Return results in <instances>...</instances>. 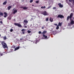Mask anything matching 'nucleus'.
<instances>
[{"label": "nucleus", "instance_id": "f257e3e1", "mask_svg": "<svg viewBox=\"0 0 74 74\" xmlns=\"http://www.w3.org/2000/svg\"><path fill=\"white\" fill-rule=\"evenodd\" d=\"M1 44L3 48H8V47H7V45L6 43H5L4 41L2 42Z\"/></svg>", "mask_w": 74, "mask_h": 74}, {"label": "nucleus", "instance_id": "f03ea898", "mask_svg": "<svg viewBox=\"0 0 74 74\" xmlns=\"http://www.w3.org/2000/svg\"><path fill=\"white\" fill-rule=\"evenodd\" d=\"M73 13H71L70 16H68L67 18V21H69V18H70V19H71V18L73 17Z\"/></svg>", "mask_w": 74, "mask_h": 74}, {"label": "nucleus", "instance_id": "7ed1b4c3", "mask_svg": "<svg viewBox=\"0 0 74 74\" xmlns=\"http://www.w3.org/2000/svg\"><path fill=\"white\" fill-rule=\"evenodd\" d=\"M46 33H47V31H44L42 32L43 37H47V36L45 35V34H46Z\"/></svg>", "mask_w": 74, "mask_h": 74}, {"label": "nucleus", "instance_id": "20e7f679", "mask_svg": "<svg viewBox=\"0 0 74 74\" xmlns=\"http://www.w3.org/2000/svg\"><path fill=\"white\" fill-rule=\"evenodd\" d=\"M14 25H15V26H17L18 27H22V25L19 23H15Z\"/></svg>", "mask_w": 74, "mask_h": 74}, {"label": "nucleus", "instance_id": "39448f33", "mask_svg": "<svg viewBox=\"0 0 74 74\" xmlns=\"http://www.w3.org/2000/svg\"><path fill=\"white\" fill-rule=\"evenodd\" d=\"M64 18V16L63 15L60 14L57 17V18Z\"/></svg>", "mask_w": 74, "mask_h": 74}, {"label": "nucleus", "instance_id": "423d86ee", "mask_svg": "<svg viewBox=\"0 0 74 74\" xmlns=\"http://www.w3.org/2000/svg\"><path fill=\"white\" fill-rule=\"evenodd\" d=\"M42 14L45 16L46 15H48V14H47V12H46V11H44L42 13Z\"/></svg>", "mask_w": 74, "mask_h": 74}, {"label": "nucleus", "instance_id": "0eeeda50", "mask_svg": "<svg viewBox=\"0 0 74 74\" xmlns=\"http://www.w3.org/2000/svg\"><path fill=\"white\" fill-rule=\"evenodd\" d=\"M70 20L71 21L70 24L71 25H73V24H74V21L71 20V19H70Z\"/></svg>", "mask_w": 74, "mask_h": 74}, {"label": "nucleus", "instance_id": "6e6552de", "mask_svg": "<svg viewBox=\"0 0 74 74\" xmlns=\"http://www.w3.org/2000/svg\"><path fill=\"white\" fill-rule=\"evenodd\" d=\"M58 5L59 6L60 8H62L63 7V5L61 4V3H59L58 4Z\"/></svg>", "mask_w": 74, "mask_h": 74}, {"label": "nucleus", "instance_id": "1a4fd4ad", "mask_svg": "<svg viewBox=\"0 0 74 74\" xmlns=\"http://www.w3.org/2000/svg\"><path fill=\"white\" fill-rule=\"evenodd\" d=\"M5 16H3L4 18H6L7 16V15H8V14L6 13V12H4V13Z\"/></svg>", "mask_w": 74, "mask_h": 74}, {"label": "nucleus", "instance_id": "9d476101", "mask_svg": "<svg viewBox=\"0 0 74 74\" xmlns=\"http://www.w3.org/2000/svg\"><path fill=\"white\" fill-rule=\"evenodd\" d=\"M21 8H23V10H27V8H27L26 7H24L23 6L21 7Z\"/></svg>", "mask_w": 74, "mask_h": 74}, {"label": "nucleus", "instance_id": "9b49d317", "mask_svg": "<svg viewBox=\"0 0 74 74\" xmlns=\"http://www.w3.org/2000/svg\"><path fill=\"white\" fill-rule=\"evenodd\" d=\"M12 8V7L11 6H9L8 7V10H10V9L11 8Z\"/></svg>", "mask_w": 74, "mask_h": 74}, {"label": "nucleus", "instance_id": "f8f14e48", "mask_svg": "<svg viewBox=\"0 0 74 74\" xmlns=\"http://www.w3.org/2000/svg\"><path fill=\"white\" fill-rule=\"evenodd\" d=\"M49 21L51 22H53V19L51 18V17H50L49 19Z\"/></svg>", "mask_w": 74, "mask_h": 74}, {"label": "nucleus", "instance_id": "ddd939ff", "mask_svg": "<svg viewBox=\"0 0 74 74\" xmlns=\"http://www.w3.org/2000/svg\"><path fill=\"white\" fill-rule=\"evenodd\" d=\"M19 49V46H18V47H17L16 48H15L14 51H16L17 50V49Z\"/></svg>", "mask_w": 74, "mask_h": 74}, {"label": "nucleus", "instance_id": "4468645a", "mask_svg": "<svg viewBox=\"0 0 74 74\" xmlns=\"http://www.w3.org/2000/svg\"><path fill=\"white\" fill-rule=\"evenodd\" d=\"M39 42V40H36V41H34V43H35V44H37V43H38Z\"/></svg>", "mask_w": 74, "mask_h": 74}, {"label": "nucleus", "instance_id": "2eb2a0df", "mask_svg": "<svg viewBox=\"0 0 74 74\" xmlns=\"http://www.w3.org/2000/svg\"><path fill=\"white\" fill-rule=\"evenodd\" d=\"M24 23H28V21L27 20H24L23 21Z\"/></svg>", "mask_w": 74, "mask_h": 74}, {"label": "nucleus", "instance_id": "dca6fc26", "mask_svg": "<svg viewBox=\"0 0 74 74\" xmlns=\"http://www.w3.org/2000/svg\"><path fill=\"white\" fill-rule=\"evenodd\" d=\"M7 2L5 1L4 3H3V5H5V4H7Z\"/></svg>", "mask_w": 74, "mask_h": 74}, {"label": "nucleus", "instance_id": "f3484780", "mask_svg": "<svg viewBox=\"0 0 74 74\" xmlns=\"http://www.w3.org/2000/svg\"><path fill=\"white\" fill-rule=\"evenodd\" d=\"M17 12V10H15L13 12V14H15L16 12Z\"/></svg>", "mask_w": 74, "mask_h": 74}, {"label": "nucleus", "instance_id": "a211bd4d", "mask_svg": "<svg viewBox=\"0 0 74 74\" xmlns=\"http://www.w3.org/2000/svg\"><path fill=\"white\" fill-rule=\"evenodd\" d=\"M49 38L47 37H43V38H42L41 39H48Z\"/></svg>", "mask_w": 74, "mask_h": 74}, {"label": "nucleus", "instance_id": "6ab92c4d", "mask_svg": "<svg viewBox=\"0 0 74 74\" xmlns=\"http://www.w3.org/2000/svg\"><path fill=\"white\" fill-rule=\"evenodd\" d=\"M0 15L1 16H3V13L1 12H0Z\"/></svg>", "mask_w": 74, "mask_h": 74}, {"label": "nucleus", "instance_id": "aec40b11", "mask_svg": "<svg viewBox=\"0 0 74 74\" xmlns=\"http://www.w3.org/2000/svg\"><path fill=\"white\" fill-rule=\"evenodd\" d=\"M57 27H56V29L58 30V29H59V25H57Z\"/></svg>", "mask_w": 74, "mask_h": 74}, {"label": "nucleus", "instance_id": "412c9836", "mask_svg": "<svg viewBox=\"0 0 74 74\" xmlns=\"http://www.w3.org/2000/svg\"><path fill=\"white\" fill-rule=\"evenodd\" d=\"M58 25H59L60 26H62V23H61L59 22L58 23Z\"/></svg>", "mask_w": 74, "mask_h": 74}, {"label": "nucleus", "instance_id": "4be33fe9", "mask_svg": "<svg viewBox=\"0 0 74 74\" xmlns=\"http://www.w3.org/2000/svg\"><path fill=\"white\" fill-rule=\"evenodd\" d=\"M48 19H49V18H48V17L46 18V21H47V22L48 21H49V20Z\"/></svg>", "mask_w": 74, "mask_h": 74}, {"label": "nucleus", "instance_id": "5701e85b", "mask_svg": "<svg viewBox=\"0 0 74 74\" xmlns=\"http://www.w3.org/2000/svg\"><path fill=\"white\" fill-rule=\"evenodd\" d=\"M41 8H46V7L45 6H42L41 7Z\"/></svg>", "mask_w": 74, "mask_h": 74}, {"label": "nucleus", "instance_id": "b1692460", "mask_svg": "<svg viewBox=\"0 0 74 74\" xmlns=\"http://www.w3.org/2000/svg\"><path fill=\"white\" fill-rule=\"evenodd\" d=\"M26 30V29H22L21 31L23 32H25V31Z\"/></svg>", "mask_w": 74, "mask_h": 74}, {"label": "nucleus", "instance_id": "393cba45", "mask_svg": "<svg viewBox=\"0 0 74 74\" xmlns=\"http://www.w3.org/2000/svg\"><path fill=\"white\" fill-rule=\"evenodd\" d=\"M8 19H9V20H10L11 19V16L8 17Z\"/></svg>", "mask_w": 74, "mask_h": 74}, {"label": "nucleus", "instance_id": "a878e982", "mask_svg": "<svg viewBox=\"0 0 74 74\" xmlns=\"http://www.w3.org/2000/svg\"><path fill=\"white\" fill-rule=\"evenodd\" d=\"M27 32L28 33H31V31L29 30H28Z\"/></svg>", "mask_w": 74, "mask_h": 74}, {"label": "nucleus", "instance_id": "bb28decb", "mask_svg": "<svg viewBox=\"0 0 74 74\" xmlns=\"http://www.w3.org/2000/svg\"><path fill=\"white\" fill-rule=\"evenodd\" d=\"M69 2H71L72 1H74V0H69Z\"/></svg>", "mask_w": 74, "mask_h": 74}, {"label": "nucleus", "instance_id": "cd10ccee", "mask_svg": "<svg viewBox=\"0 0 74 74\" xmlns=\"http://www.w3.org/2000/svg\"><path fill=\"white\" fill-rule=\"evenodd\" d=\"M51 8V6H49L47 8V9H49V8Z\"/></svg>", "mask_w": 74, "mask_h": 74}, {"label": "nucleus", "instance_id": "c85d7f7f", "mask_svg": "<svg viewBox=\"0 0 74 74\" xmlns=\"http://www.w3.org/2000/svg\"><path fill=\"white\" fill-rule=\"evenodd\" d=\"M53 10H55V9H56V7H54L53 8Z\"/></svg>", "mask_w": 74, "mask_h": 74}, {"label": "nucleus", "instance_id": "c756f323", "mask_svg": "<svg viewBox=\"0 0 74 74\" xmlns=\"http://www.w3.org/2000/svg\"><path fill=\"white\" fill-rule=\"evenodd\" d=\"M23 38H20V40H21V41H22V40H23Z\"/></svg>", "mask_w": 74, "mask_h": 74}, {"label": "nucleus", "instance_id": "7c9ffc66", "mask_svg": "<svg viewBox=\"0 0 74 74\" xmlns=\"http://www.w3.org/2000/svg\"><path fill=\"white\" fill-rule=\"evenodd\" d=\"M33 0H31L29 2L30 3H32V2H33Z\"/></svg>", "mask_w": 74, "mask_h": 74}, {"label": "nucleus", "instance_id": "2f4dec72", "mask_svg": "<svg viewBox=\"0 0 74 74\" xmlns=\"http://www.w3.org/2000/svg\"><path fill=\"white\" fill-rule=\"evenodd\" d=\"M13 31V29H10V32H12Z\"/></svg>", "mask_w": 74, "mask_h": 74}, {"label": "nucleus", "instance_id": "473e14b6", "mask_svg": "<svg viewBox=\"0 0 74 74\" xmlns=\"http://www.w3.org/2000/svg\"><path fill=\"white\" fill-rule=\"evenodd\" d=\"M16 40L17 41H20V40L18 39H16Z\"/></svg>", "mask_w": 74, "mask_h": 74}, {"label": "nucleus", "instance_id": "72a5a7b5", "mask_svg": "<svg viewBox=\"0 0 74 74\" xmlns=\"http://www.w3.org/2000/svg\"><path fill=\"white\" fill-rule=\"evenodd\" d=\"M3 40H6L7 39V37H3Z\"/></svg>", "mask_w": 74, "mask_h": 74}, {"label": "nucleus", "instance_id": "f704fd0d", "mask_svg": "<svg viewBox=\"0 0 74 74\" xmlns=\"http://www.w3.org/2000/svg\"><path fill=\"white\" fill-rule=\"evenodd\" d=\"M39 34H41V32L39 31L38 32Z\"/></svg>", "mask_w": 74, "mask_h": 74}, {"label": "nucleus", "instance_id": "c9c22d12", "mask_svg": "<svg viewBox=\"0 0 74 74\" xmlns=\"http://www.w3.org/2000/svg\"><path fill=\"white\" fill-rule=\"evenodd\" d=\"M39 3V1H36V3Z\"/></svg>", "mask_w": 74, "mask_h": 74}, {"label": "nucleus", "instance_id": "e433bc0d", "mask_svg": "<svg viewBox=\"0 0 74 74\" xmlns=\"http://www.w3.org/2000/svg\"><path fill=\"white\" fill-rule=\"evenodd\" d=\"M42 29H44V27L43 26L42 27Z\"/></svg>", "mask_w": 74, "mask_h": 74}, {"label": "nucleus", "instance_id": "4c0bfd02", "mask_svg": "<svg viewBox=\"0 0 74 74\" xmlns=\"http://www.w3.org/2000/svg\"><path fill=\"white\" fill-rule=\"evenodd\" d=\"M0 23L2 24V23H3V22H2V21H1L0 22Z\"/></svg>", "mask_w": 74, "mask_h": 74}, {"label": "nucleus", "instance_id": "58836bf2", "mask_svg": "<svg viewBox=\"0 0 74 74\" xmlns=\"http://www.w3.org/2000/svg\"><path fill=\"white\" fill-rule=\"evenodd\" d=\"M24 1V0H22V2H24V1Z\"/></svg>", "mask_w": 74, "mask_h": 74}, {"label": "nucleus", "instance_id": "ea45409f", "mask_svg": "<svg viewBox=\"0 0 74 74\" xmlns=\"http://www.w3.org/2000/svg\"><path fill=\"white\" fill-rule=\"evenodd\" d=\"M22 33L23 34H25V32H23Z\"/></svg>", "mask_w": 74, "mask_h": 74}, {"label": "nucleus", "instance_id": "a19ab883", "mask_svg": "<svg viewBox=\"0 0 74 74\" xmlns=\"http://www.w3.org/2000/svg\"><path fill=\"white\" fill-rule=\"evenodd\" d=\"M2 42H0V45L1 44V43H2Z\"/></svg>", "mask_w": 74, "mask_h": 74}, {"label": "nucleus", "instance_id": "79ce46f5", "mask_svg": "<svg viewBox=\"0 0 74 74\" xmlns=\"http://www.w3.org/2000/svg\"><path fill=\"white\" fill-rule=\"evenodd\" d=\"M0 55L1 56H3V54H1Z\"/></svg>", "mask_w": 74, "mask_h": 74}, {"label": "nucleus", "instance_id": "37998d69", "mask_svg": "<svg viewBox=\"0 0 74 74\" xmlns=\"http://www.w3.org/2000/svg\"><path fill=\"white\" fill-rule=\"evenodd\" d=\"M13 48H15V46H14L13 47Z\"/></svg>", "mask_w": 74, "mask_h": 74}, {"label": "nucleus", "instance_id": "c03bdc74", "mask_svg": "<svg viewBox=\"0 0 74 74\" xmlns=\"http://www.w3.org/2000/svg\"><path fill=\"white\" fill-rule=\"evenodd\" d=\"M57 24H55V25H56V26H57Z\"/></svg>", "mask_w": 74, "mask_h": 74}, {"label": "nucleus", "instance_id": "a18cd8bd", "mask_svg": "<svg viewBox=\"0 0 74 74\" xmlns=\"http://www.w3.org/2000/svg\"><path fill=\"white\" fill-rule=\"evenodd\" d=\"M25 28H27V26H25Z\"/></svg>", "mask_w": 74, "mask_h": 74}, {"label": "nucleus", "instance_id": "49530a36", "mask_svg": "<svg viewBox=\"0 0 74 74\" xmlns=\"http://www.w3.org/2000/svg\"><path fill=\"white\" fill-rule=\"evenodd\" d=\"M31 21H32L33 20V18H31Z\"/></svg>", "mask_w": 74, "mask_h": 74}, {"label": "nucleus", "instance_id": "de8ad7c7", "mask_svg": "<svg viewBox=\"0 0 74 74\" xmlns=\"http://www.w3.org/2000/svg\"><path fill=\"white\" fill-rule=\"evenodd\" d=\"M32 6H34V5H32Z\"/></svg>", "mask_w": 74, "mask_h": 74}, {"label": "nucleus", "instance_id": "09e8293b", "mask_svg": "<svg viewBox=\"0 0 74 74\" xmlns=\"http://www.w3.org/2000/svg\"><path fill=\"white\" fill-rule=\"evenodd\" d=\"M15 19H14V21H15Z\"/></svg>", "mask_w": 74, "mask_h": 74}, {"label": "nucleus", "instance_id": "8fccbe9b", "mask_svg": "<svg viewBox=\"0 0 74 74\" xmlns=\"http://www.w3.org/2000/svg\"><path fill=\"white\" fill-rule=\"evenodd\" d=\"M68 25H70V24H68Z\"/></svg>", "mask_w": 74, "mask_h": 74}, {"label": "nucleus", "instance_id": "3c124183", "mask_svg": "<svg viewBox=\"0 0 74 74\" xmlns=\"http://www.w3.org/2000/svg\"><path fill=\"white\" fill-rule=\"evenodd\" d=\"M1 36V35L0 34V37Z\"/></svg>", "mask_w": 74, "mask_h": 74}, {"label": "nucleus", "instance_id": "603ef678", "mask_svg": "<svg viewBox=\"0 0 74 74\" xmlns=\"http://www.w3.org/2000/svg\"><path fill=\"white\" fill-rule=\"evenodd\" d=\"M29 38V39H30V38Z\"/></svg>", "mask_w": 74, "mask_h": 74}, {"label": "nucleus", "instance_id": "864d4df0", "mask_svg": "<svg viewBox=\"0 0 74 74\" xmlns=\"http://www.w3.org/2000/svg\"><path fill=\"white\" fill-rule=\"evenodd\" d=\"M29 40V41H30V40Z\"/></svg>", "mask_w": 74, "mask_h": 74}, {"label": "nucleus", "instance_id": "5fc2aeb1", "mask_svg": "<svg viewBox=\"0 0 74 74\" xmlns=\"http://www.w3.org/2000/svg\"><path fill=\"white\" fill-rule=\"evenodd\" d=\"M6 37L5 36V37Z\"/></svg>", "mask_w": 74, "mask_h": 74}, {"label": "nucleus", "instance_id": "6e6d98bb", "mask_svg": "<svg viewBox=\"0 0 74 74\" xmlns=\"http://www.w3.org/2000/svg\"><path fill=\"white\" fill-rule=\"evenodd\" d=\"M73 19H74V17L73 18Z\"/></svg>", "mask_w": 74, "mask_h": 74}, {"label": "nucleus", "instance_id": "4d7b16f0", "mask_svg": "<svg viewBox=\"0 0 74 74\" xmlns=\"http://www.w3.org/2000/svg\"><path fill=\"white\" fill-rule=\"evenodd\" d=\"M66 1H67V0H66Z\"/></svg>", "mask_w": 74, "mask_h": 74}]
</instances>
